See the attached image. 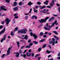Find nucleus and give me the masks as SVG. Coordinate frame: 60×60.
<instances>
[{"mask_svg":"<svg viewBox=\"0 0 60 60\" xmlns=\"http://www.w3.org/2000/svg\"><path fill=\"white\" fill-rule=\"evenodd\" d=\"M14 19H18L19 18V17L17 16H15L14 17Z\"/></svg>","mask_w":60,"mask_h":60,"instance_id":"nucleus-52","label":"nucleus"},{"mask_svg":"<svg viewBox=\"0 0 60 60\" xmlns=\"http://www.w3.org/2000/svg\"><path fill=\"white\" fill-rule=\"evenodd\" d=\"M17 4V3L16 2H14V4H13V6H16Z\"/></svg>","mask_w":60,"mask_h":60,"instance_id":"nucleus-18","label":"nucleus"},{"mask_svg":"<svg viewBox=\"0 0 60 60\" xmlns=\"http://www.w3.org/2000/svg\"><path fill=\"white\" fill-rule=\"evenodd\" d=\"M5 21L6 22V24L7 25H8L9 24V22L11 21V19H9L8 18H7L5 20Z\"/></svg>","mask_w":60,"mask_h":60,"instance_id":"nucleus-6","label":"nucleus"},{"mask_svg":"<svg viewBox=\"0 0 60 60\" xmlns=\"http://www.w3.org/2000/svg\"><path fill=\"white\" fill-rule=\"evenodd\" d=\"M17 46L18 48H19L20 47V46H19V42L18 41L17 42Z\"/></svg>","mask_w":60,"mask_h":60,"instance_id":"nucleus-23","label":"nucleus"},{"mask_svg":"<svg viewBox=\"0 0 60 60\" xmlns=\"http://www.w3.org/2000/svg\"><path fill=\"white\" fill-rule=\"evenodd\" d=\"M57 23V21L56 20L55 22L54 23H52V25H51V27H50L51 28L52 26H55V24Z\"/></svg>","mask_w":60,"mask_h":60,"instance_id":"nucleus-9","label":"nucleus"},{"mask_svg":"<svg viewBox=\"0 0 60 60\" xmlns=\"http://www.w3.org/2000/svg\"><path fill=\"white\" fill-rule=\"evenodd\" d=\"M48 2L49 1L48 0L46 1L45 2H44V4H46V5H48Z\"/></svg>","mask_w":60,"mask_h":60,"instance_id":"nucleus-22","label":"nucleus"},{"mask_svg":"<svg viewBox=\"0 0 60 60\" xmlns=\"http://www.w3.org/2000/svg\"><path fill=\"white\" fill-rule=\"evenodd\" d=\"M5 7L4 6H0L1 9H0V11H1V10H3L5 11H7V9L4 8Z\"/></svg>","mask_w":60,"mask_h":60,"instance_id":"nucleus-4","label":"nucleus"},{"mask_svg":"<svg viewBox=\"0 0 60 60\" xmlns=\"http://www.w3.org/2000/svg\"><path fill=\"white\" fill-rule=\"evenodd\" d=\"M26 48H30L31 47H30L29 45L26 46L25 47Z\"/></svg>","mask_w":60,"mask_h":60,"instance_id":"nucleus-37","label":"nucleus"},{"mask_svg":"<svg viewBox=\"0 0 60 60\" xmlns=\"http://www.w3.org/2000/svg\"><path fill=\"white\" fill-rule=\"evenodd\" d=\"M46 52L48 54H49L51 52V51H49V50H47L46 51Z\"/></svg>","mask_w":60,"mask_h":60,"instance_id":"nucleus-28","label":"nucleus"},{"mask_svg":"<svg viewBox=\"0 0 60 60\" xmlns=\"http://www.w3.org/2000/svg\"><path fill=\"white\" fill-rule=\"evenodd\" d=\"M35 16L34 15H33V16L31 17L32 19H34V18H35Z\"/></svg>","mask_w":60,"mask_h":60,"instance_id":"nucleus-45","label":"nucleus"},{"mask_svg":"<svg viewBox=\"0 0 60 60\" xmlns=\"http://www.w3.org/2000/svg\"><path fill=\"white\" fill-rule=\"evenodd\" d=\"M18 30V27H16L15 28L14 31L15 32L16 31H17Z\"/></svg>","mask_w":60,"mask_h":60,"instance_id":"nucleus-27","label":"nucleus"},{"mask_svg":"<svg viewBox=\"0 0 60 60\" xmlns=\"http://www.w3.org/2000/svg\"><path fill=\"white\" fill-rule=\"evenodd\" d=\"M6 35H4V38H3L4 40L6 39Z\"/></svg>","mask_w":60,"mask_h":60,"instance_id":"nucleus-31","label":"nucleus"},{"mask_svg":"<svg viewBox=\"0 0 60 60\" xmlns=\"http://www.w3.org/2000/svg\"><path fill=\"white\" fill-rule=\"evenodd\" d=\"M21 38L22 39H26V40H27L28 39V37H27V35H26L25 36L24 38L21 37Z\"/></svg>","mask_w":60,"mask_h":60,"instance_id":"nucleus-10","label":"nucleus"},{"mask_svg":"<svg viewBox=\"0 0 60 60\" xmlns=\"http://www.w3.org/2000/svg\"><path fill=\"white\" fill-rule=\"evenodd\" d=\"M28 16H25V19L26 20L27 19V18H28Z\"/></svg>","mask_w":60,"mask_h":60,"instance_id":"nucleus-51","label":"nucleus"},{"mask_svg":"<svg viewBox=\"0 0 60 60\" xmlns=\"http://www.w3.org/2000/svg\"><path fill=\"white\" fill-rule=\"evenodd\" d=\"M39 56V54H37L36 55V56H35V57H36L38 56Z\"/></svg>","mask_w":60,"mask_h":60,"instance_id":"nucleus-47","label":"nucleus"},{"mask_svg":"<svg viewBox=\"0 0 60 60\" xmlns=\"http://www.w3.org/2000/svg\"><path fill=\"white\" fill-rule=\"evenodd\" d=\"M3 41H4V38H2L0 40V42H3Z\"/></svg>","mask_w":60,"mask_h":60,"instance_id":"nucleus-49","label":"nucleus"},{"mask_svg":"<svg viewBox=\"0 0 60 60\" xmlns=\"http://www.w3.org/2000/svg\"><path fill=\"white\" fill-rule=\"evenodd\" d=\"M33 4V3L31 2V1H30L29 2V3L28 4V5L29 6H31V5H32Z\"/></svg>","mask_w":60,"mask_h":60,"instance_id":"nucleus-17","label":"nucleus"},{"mask_svg":"<svg viewBox=\"0 0 60 60\" xmlns=\"http://www.w3.org/2000/svg\"><path fill=\"white\" fill-rule=\"evenodd\" d=\"M34 12H36V13H37V11H38V10H36V9H35L34 8Z\"/></svg>","mask_w":60,"mask_h":60,"instance_id":"nucleus-34","label":"nucleus"},{"mask_svg":"<svg viewBox=\"0 0 60 60\" xmlns=\"http://www.w3.org/2000/svg\"><path fill=\"white\" fill-rule=\"evenodd\" d=\"M33 37H34V39H36L37 38V35H36L35 34H33Z\"/></svg>","mask_w":60,"mask_h":60,"instance_id":"nucleus-15","label":"nucleus"},{"mask_svg":"<svg viewBox=\"0 0 60 60\" xmlns=\"http://www.w3.org/2000/svg\"><path fill=\"white\" fill-rule=\"evenodd\" d=\"M18 7H15L13 8V10L14 11H17L18 10Z\"/></svg>","mask_w":60,"mask_h":60,"instance_id":"nucleus-13","label":"nucleus"},{"mask_svg":"<svg viewBox=\"0 0 60 60\" xmlns=\"http://www.w3.org/2000/svg\"><path fill=\"white\" fill-rule=\"evenodd\" d=\"M31 55L32 57H33L34 56V53H32Z\"/></svg>","mask_w":60,"mask_h":60,"instance_id":"nucleus-50","label":"nucleus"},{"mask_svg":"<svg viewBox=\"0 0 60 60\" xmlns=\"http://www.w3.org/2000/svg\"><path fill=\"white\" fill-rule=\"evenodd\" d=\"M14 54H16L15 55V56L16 57H17V58H18V57H19V53L18 52H14Z\"/></svg>","mask_w":60,"mask_h":60,"instance_id":"nucleus-8","label":"nucleus"},{"mask_svg":"<svg viewBox=\"0 0 60 60\" xmlns=\"http://www.w3.org/2000/svg\"><path fill=\"white\" fill-rule=\"evenodd\" d=\"M46 7V6L45 5H43L41 8H40L41 9H44V8H45Z\"/></svg>","mask_w":60,"mask_h":60,"instance_id":"nucleus-26","label":"nucleus"},{"mask_svg":"<svg viewBox=\"0 0 60 60\" xmlns=\"http://www.w3.org/2000/svg\"><path fill=\"white\" fill-rule=\"evenodd\" d=\"M3 1H5L6 2L8 3H9L10 2V1L8 0H3Z\"/></svg>","mask_w":60,"mask_h":60,"instance_id":"nucleus-30","label":"nucleus"},{"mask_svg":"<svg viewBox=\"0 0 60 60\" xmlns=\"http://www.w3.org/2000/svg\"><path fill=\"white\" fill-rule=\"evenodd\" d=\"M5 31V27H4V28L3 29V30H2L0 32V34H2L4 33Z\"/></svg>","mask_w":60,"mask_h":60,"instance_id":"nucleus-7","label":"nucleus"},{"mask_svg":"<svg viewBox=\"0 0 60 60\" xmlns=\"http://www.w3.org/2000/svg\"><path fill=\"white\" fill-rule=\"evenodd\" d=\"M43 37L44 38H46L47 37V36L46 35H44L43 36Z\"/></svg>","mask_w":60,"mask_h":60,"instance_id":"nucleus-57","label":"nucleus"},{"mask_svg":"<svg viewBox=\"0 0 60 60\" xmlns=\"http://www.w3.org/2000/svg\"><path fill=\"white\" fill-rule=\"evenodd\" d=\"M26 56H28L29 57V56H31V53H29V52H27L26 53Z\"/></svg>","mask_w":60,"mask_h":60,"instance_id":"nucleus-14","label":"nucleus"},{"mask_svg":"<svg viewBox=\"0 0 60 60\" xmlns=\"http://www.w3.org/2000/svg\"><path fill=\"white\" fill-rule=\"evenodd\" d=\"M26 54H21V56H23L24 58H26Z\"/></svg>","mask_w":60,"mask_h":60,"instance_id":"nucleus-16","label":"nucleus"},{"mask_svg":"<svg viewBox=\"0 0 60 60\" xmlns=\"http://www.w3.org/2000/svg\"><path fill=\"white\" fill-rule=\"evenodd\" d=\"M19 53H20V54H22V50H21V49H20L19 51Z\"/></svg>","mask_w":60,"mask_h":60,"instance_id":"nucleus-24","label":"nucleus"},{"mask_svg":"<svg viewBox=\"0 0 60 60\" xmlns=\"http://www.w3.org/2000/svg\"><path fill=\"white\" fill-rule=\"evenodd\" d=\"M37 4L38 5H41V3L40 2H38L37 3Z\"/></svg>","mask_w":60,"mask_h":60,"instance_id":"nucleus-39","label":"nucleus"},{"mask_svg":"<svg viewBox=\"0 0 60 60\" xmlns=\"http://www.w3.org/2000/svg\"><path fill=\"white\" fill-rule=\"evenodd\" d=\"M31 41V40L30 39L28 40V43H30Z\"/></svg>","mask_w":60,"mask_h":60,"instance_id":"nucleus-53","label":"nucleus"},{"mask_svg":"<svg viewBox=\"0 0 60 60\" xmlns=\"http://www.w3.org/2000/svg\"><path fill=\"white\" fill-rule=\"evenodd\" d=\"M54 37H55L56 38H57L56 40H58L59 39V38L56 37V36H54Z\"/></svg>","mask_w":60,"mask_h":60,"instance_id":"nucleus-38","label":"nucleus"},{"mask_svg":"<svg viewBox=\"0 0 60 60\" xmlns=\"http://www.w3.org/2000/svg\"><path fill=\"white\" fill-rule=\"evenodd\" d=\"M53 5H54V4H52V3H50V5L51 6H52V7H53Z\"/></svg>","mask_w":60,"mask_h":60,"instance_id":"nucleus-55","label":"nucleus"},{"mask_svg":"<svg viewBox=\"0 0 60 60\" xmlns=\"http://www.w3.org/2000/svg\"><path fill=\"white\" fill-rule=\"evenodd\" d=\"M53 33H54V34H56V35H58V33H57V31H53Z\"/></svg>","mask_w":60,"mask_h":60,"instance_id":"nucleus-21","label":"nucleus"},{"mask_svg":"<svg viewBox=\"0 0 60 60\" xmlns=\"http://www.w3.org/2000/svg\"><path fill=\"white\" fill-rule=\"evenodd\" d=\"M39 35L40 36H42V35H43V33L42 32H40L39 34Z\"/></svg>","mask_w":60,"mask_h":60,"instance_id":"nucleus-29","label":"nucleus"},{"mask_svg":"<svg viewBox=\"0 0 60 60\" xmlns=\"http://www.w3.org/2000/svg\"><path fill=\"white\" fill-rule=\"evenodd\" d=\"M53 16L54 17H57V15H53Z\"/></svg>","mask_w":60,"mask_h":60,"instance_id":"nucleus-61","label":"nucleus"},{"mask_svg":"<svg viewBox=\"0 0 60 60\" xmlns=\"http://www.w3.org/2000/svg\"><path fill=\"white\" fill-rule=\"evenodd\" d=\"M58 10H59V12H60V7H59L58 8Z\"/></svg>","mask_w":60,"mask_h":60,"instance_id":"nucleus-60","label":"nucleus"},{"mask_svg":"<svg viewBox=\"0 0 60 60\" xmlns=\"http://www.w3.org/2000/svg\"><path fill=\"white\" fill-rule=\"evenodd\" d=\"M58 56H60V52L58 54Z\"/></svg>","mask_w":60,"mask_h":60,"instance_id":"nucleus-64","label":"nucleus"},{"mask_svg":"<svg viewBox=\"0 0 60 60\" xmlns=\"http://www.w3.org/2000/svg\"><path fill=\"white\" fill-rule=\"evenodd\" d=\"M51 3H52V4H55L54 0H52L51 2Z\"/></svg>","mask_w":60,"mask_h":60,"instance_id":"nucleus-36","label":"nucleus"},{"mask_svg":"<svg viewBox=\"0 0 60 60\" xmlns=\"http://www.w3.org/2000/svg\"><path fill=\"white\" fill-rule=\"evenodd\" d=\"M10 34L12 36L14 35V34H13L12 32H11Z\"/></svg>","mask_w":60,"mask_h":60,"instance_id":"nucleus-46","label":"nucleus"},{"mask_svg":"<svg viewBox=\"0 0 60 60\" xmlns=\"http://www.w3.org/2000/svg\"><path fill=\"white\" fill-rule=\"evenodd\" d=\"M22 2L21 1L19 3V5H22Z\"/></svg>","mask_w":60,"mask_h":60,"instance_id":"nucleus-35","label":"nucleus"},{"mask_svg":"<svg viewBox=\"0 0 60 60\" xmlns=\"http://www.w3.org/2000/svg\"><path fill=\"white\" fill-rule=\"evenodd\" d=\"M33 43H30V44L29 45V46H30H30H32L33 45Z\"/></svg>","mask_w":60,"mask_h":60,"instance_id":"nucleus-40","label":"nucleus"},{"mask_svg":"<svg viewBox=\"0 0 60 60\" xmlns=\"http://www.w3.org/2000/svg\"><path fill=\"white\" fill-rule=\"evenodd\" d=\"M45 41V39H43L42 40H40L39 41V42H44V41Z\"/></svg>","mask_w":60,"mask_h":60,"instance_id":"nucleus-19","label":"nucleus"},{"mask_svg":"<svg viewBox=\"0 0 60 60\" xmlns=\"http://www.w3.org/2000/svg\"><path fill=\"white\" fill-rule=\"evenodd\" d=\"M27 31V30L26 29H25V30L22 29L21 30V31L22 32V34H26V32Z\"/></svg>","mask_w":60,"mask_h":60,"instance_id":"nucleus-5","label":"nucleus"},{"mask_svg":"<svg viewBox=\"0 0 60 60\" xmlns=\"http://www.w3.org/2000/svg\"><path fill=\"white\" fill-rule=\"evenodd\" d=\"M49 18V17H46L45 19H42L41 20H39V22L41 23H45L47 22V20Z\"/></svg>","mask_w":60,"mask_h":60,"instance_id":"nucleus-1","label":"nucleus"},{"mask_svg":"<svg viewBox=\"0 0 60 60\" xmlns=\"http://www.w3.org/2000/svg\"><path fill=\"white\" fill-rule=\"evenodd\" d=\"M24 48H25V46L24 45L22 46L21 47V49H24Z\"/></svg>","mask_w":60,"mask_h":60,"instance_id":"nucleus-44","label":"nucleus"},{"mask_svg":"<svg viewBox=\"0 0 60 60\" xmlns=\"http://www.w3.org/2000/svg\"><path fill=\"white\" fill-rule=\"evenodd\" d=\"M49 26H47L46 25L45 26V27H44V28L45 29V30H49V28H48V27H49Z\"/></svg>","mask_w":60,"mask_h":60,"instance_id":"nucleus-12","label":"nucleus"},{"mask_svg":"<svg viewBox=\"0 0 60 60\" xmlns=\"http://www.w3.org/2000/svg\"><path fill=\"white\" fill-rule=\"evenodd\" d=\"M46 46H47V45H46V44L44 45H43V46L42 47V48H43V49H44V48H45V47H46Z\"/></svg>","mask_w":60,"mask_h":60,"instance_id":"nucleus-32","label":"nucleus"},{"mask_svg":"<svg viewBox=\"0 0 60 60\" xmlns=\"http://www.w3.org/2000/svg\"><path fill=\"white\" fill-rule=\"evenodd\" d=\"M32 9L31 8L30 9V11H29V13H31V12H32Z\"/></svg>","mask_w":60,"mask_h":60,"instance_id":"nucleus-41","label":"nucleus"},{"mask_svg":"<svg viewBox=\"0 0 60 60\" xmlns=\"http://www.w3.org/2000/svg\"><path fill=\"white\" fill-rule=\"evenodd\" d=\"M30 35L31 36H33V35H34V34H33V33L32 32H31L30 33Z\"/></svg>","mask_w":60,"mask_h":60,"instance_id":"nucleus-54","label":"nucleus"},{"mask_svg":"<svg viewBox=\"0 0 60 60\" xmlns=\"http://www.w3.org/2000/svg\"><path fill=\"white\" fill-rule=\"evenodd\" d=\"M3 28V26L2 25L0 26V29H1Z\"/></svg>","mask_w":60,"mask_h":60,"instance_id":"nucleus-43","label":"nucleus"},{"mask_svg":"<svg viewBox=\"0 0 60 60\" xmlns=\"http://www.w3.org/2000/svg\"><path fill=\"white\" fill-rule=\"evenodd\" d=\"M48 46L49 47L50 49H52V48H51V45H48Z\"/></svg>","mask_w":60,"mask_h":60,"instance_id":"nucleus-56","label":"nucleus"},{"mask_svg":"<svg viewBox=\"0 0 60 60\" xmlns=\"http://www.w3.org/2000/svg\"><path fill=\"white\" fill-rule=\"evenodd\" d=\"M41 58V57H39L38 58V60H40Z\"/></svg>","mask_w":60,"mask_h":60,"instance_id":"nucleus-62","label":"nucleus"},{"mask_svg":"<svg viewBox=\"0 0 60 60\" xmlns=\"http://www.w3.org/2000/svg\"><path fill=\"white\" fill-rule=\"evenodd\" d=\"M5 54H3L1 56V58H4V56H5Z\"/></svg>","mask_w":60,"mask_h":60,"instance_id":"nucleus-33","label":"nucleus"},{"mask_svg":"<svg viewBox=\"0 0 60 60\" xmlns=\"http://www.w3.org/2000/svg\"><path fill=\"white\" fill-rule=\"evenodd\" d=\"M47 8H49L50 9H51V7L49 6H47L46 7Z\"/></svg>","mask_w":60,"mask_h":60,"instance_id":"nucleus-42","label":"nucleus"},{"mask_svg":"<svg viewBox=\"0 0 60 60\" xmlns=\"http://www.w3.org/2000/svg\"><path fill=\"white\" fill-rule=\"evenodd\" d=\"M29 52H31V51H32V50H31V49H30L29 50Z\"/></svg>","mask_w":60,"mask_h":60,"instance_id":"nucleus-63","label":"nucleus"},{"mask_svg":"<svg viewBox=\"0 0 60 60\" xmlns=\"http://www.w3.org/2000/svg\"><path fill=\"white\" fill-rule=\"evenodd\" d=\"M18 33H21V30H19V31L18 32Z\"/></svg>","mask_w":60,"mask_h":60,"instance_id":"nucleus-48","label":"nucleus"},{"mask_svg":"<svg viewBox=\"0 0 60 60\" xmlns=\"http://www.w3.org/2000/svg\"><path fill=\"white\" fill-rule=\"evenodd\" d=\"M35 8L36 9H37L38 8V6H35Z\"/></svg>","mask_w":60,"mask_h":60,"instance_id":"nucleus-59","label":"nucleus"},{"mask_svg":"<svg viewBox=\"0 0 60 60\" xmlns=\"http://www.w3.org/2000/svg\"><path fill=\"white\" fill-rule=\"evenodd\" d=\"M55 19V18L54 17H51L50 19H49V22L51 21H53Z\"/></svg>","mask_w":60,"mask_h":60,"instance_id":"nucleus-11","label":"nucleus"},{"mask_svg":"<svg viewBox=\"0 0 60 60\" xmlns=\"http://www.w3.org/2000/svg\"><path fill=\"white\" fill-rule=\"evenodd\" d=\"M12 48V47H11L10 48L9 47L8 48V49L7 51V53L6 54V56H8L11 53V52H10V50H11Z\"/></svg>","mask_w":60,"mask_h":60,"instance_id":"nucleus-3","label":"nucleus"},{"mask_svg":"<svg viewBox=\"0 0 60 60\" xmlns=\"http://www.w3.org/2000/svg\"><path fill=\"white\" fill-rule=\"evenodd\" d=\"M33 43H34L36 45L38 44L39 42H37L36 41H33Z\"/></svg>","mask_w":60,"mask_h":60,"instance_id":"nucleus-20","label":"nucleus"},{"mask_svg":"<svg viewBox=\"0 0 60 60\" xmlns=\"http://www.w3.org/2000/svg\"><path fill=\"white\" fill-rule=\"evenodd\" d=\"M56 4L58 7H59V6H60V5L58 4L57 3Z\"/></svg>","mask_w":60,"mask_h":60,"instance_id":"nucleus-58","label":"nucleus"},{"mask_svg":"<svg viewBox=\"0 0 60 60\" xmlns=\"http://www.w3.org/2000/svg\"><path fill=\"white\" fill-rule=\"evenodd\" d=\"M41 48H38V52H40L41 50Z\"/></svg>","mask_w":60,"mask_h":60,"instance_id":"nucleus-25","label":"nucleus"},{"mask_svg":"<svg viewBox=\"0 0 60 60\" xmlns=\"http://www.w3.org/2000/svg\"><path fill=\"white\" fill-rule=\"evenodd\" d=\"M52 40H53V41H51L50 42H49V43L50 44H52V45L54 46L55 45V39L54 38H52Z\"/></svg>","mask_w":60,"mask_h":60,"instance_id":"nucleus-2","label":"nucleus"}]
</instances>
